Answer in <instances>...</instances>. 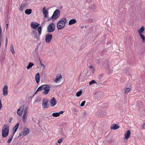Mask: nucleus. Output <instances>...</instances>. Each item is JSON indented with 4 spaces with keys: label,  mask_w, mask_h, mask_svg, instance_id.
Segmentation results:
<instances>
[{
    "label": "nucleus",
    "mask_w": 145,
    "mask_h": 145,
    "mask_svg": "<svg viewBox=\"0 0 145 145\" xmlns=\"http://www.w3.org/2000/svg\"><path fill=\"white\" fill-rule=\"evenodd\" d=\"M27 110H24V112L23 114H27Z\"/></svg>",
    "instance_id": "obj_42"
},
{
    "label": "nucleus",
    "mask_w": 145,
    "mask_h": 145,
    "mask_svg": "<svg viewBox=\"0 0 145 145\" xmlns=\"http://www.w3.org/2000/svg\"><path fill=\"white\" fill-rule=\"evenodd\" d=\"M17 130V129H14V130L13 131L14 132H13L12 133V134H13V136L14 135V134L16 132V131Z\"/></svg>",
    "instance_id": "obj_45"
},
{
    "label": "nucleus",
    "mask_w": 145,
    "mask_h": 145,
    "mask_svg": "<svg viewBox=\"0 0 145 145\" xmlns=\"http://www.w3.org/2000/svg\"><path fill=\"white\" fill-rule=\"evenodd\" d=\"M82 93V91H80L76 93V95L77 97H79L81 95Z\"/></svg>",
    "instance_id": "obj_27"
},
{
    "label": "nucleus",
    "mask_w": 145,
    "mask_h": 145,
    "mask_svg": "<svg viewBox=\"0 0 145 145\" xmlns=\"http://www.w3.org/2000/svg\"><path fill=\"white\" fill-rule=\"evenodd\" d=\"M36 25L37 26V27L39 25V24L36 23Z\"/></svg>",
    "instance_id": "obj_50"
},
{
    "label": "nucleus",
    "mask_w": 145,
    "mask_h": 145,
    "mask_svg": "<svg viewBox=\"0 0 145 145\" xmlns=\"http://www.w3.org/2000/svg\"><path fill=\"white\" fill-rule=\"evenodd\" d=\"M52 38V35L51 34H47L45 36V40L47 43H49L51 41Z\"/></svg>",
    "instance_id": "obj_5"
},
{
    "label": "nucleus",
    "mask_w": 145,
    "mask_h": 145,
    "mask_svg": "<svg viewBox=\"0 0 145 145\" xmlns=\"http://www.w3.org/2000/svg\"><path fill=\"white\" fill-rule=\"evenodd\" d=\"M19 125V123H16V125L14 127V129H17Z\"/></svg>",
    "instance_id": "obj_34"
},
{
    "label": "nucleus",
    "mask_w": 145,
    "mask_h": 145,
    "mask_svg": "<svg viewBox=\"0 0 145 145\" xmlns=\"http://www.w3.org/2000/svg\"><path fill=\"white\" fill-rule=\"evenodd\" d=\"M34 64L32 62H30L29 63L27 67V69H29L31 68L33 66Z\"/></svg>",
    "instance_id": "obj_23"
},
{
    "label": "nucleus",
    "mask_w": 145,
    "mask_h": 145,
    "mask_svg": "<svg viewBox=\"0 0 145 145\" xmlns=\"http://www.w3.org/2000/svg\"><path fill=\"white\" fill-rule=\"evenodd\" d=\"M42 30V29L41 26H40L38 27L37 30L39 35H40L41 33Z\"/></svg>",
    "instance_id": "obj_26"
},
{
    "label": "nucleus",
    "mask_w": 145,
    "mask_h": 145,
    "mask_svg": "<svg viewBox=\"0 0 145 145\" xmlns=\"http://www.w3.org/2000/svg\"><path fill=\"white\" fill-rule=\"evenodd\" d=\"M39 73H37L35 76V79L37 84H38L39 82L40 76Z\"/></svg>",
    "instance_id": "obj_18"
},
{
    "label": "nucleus",
    "mask_w": 145,
    "mask_h": 145,
    "mask_svg": "<svg viewBox=\"0 0 145 145\" xmlns=\"http://www.w3.org/2000/svg\"><path fill=\"white\" fill-rule=\"evenodd\" d=\"M25 1H27V0H25Z\"/></svg>",
    "instance_id": "obj_60"
},
{
    "label": "nucleus",
    "mask_w": 145,
    "mask_h": 145,
    "mask_svg": "<svg viewBox=\"0 0 145 145\" xmlns=\"http://www.w3.org/2000/svg\"><path fill=\"white\" fill-rule=\"evenodd\" d=\"M17 130V129H14V130L13 131L14 132H13L12 133V134H13V136L14 135V134L16 132V131Z\"/></svg>",
    "instance_id": "obj_44"
},
{
    "label": "nucleus",
    "mask_w": 145,
    "mask_h": 145,
    "mask_svg": "<svg viewBox=\"0 0 145 145\" xmlns=\"http://www.w3.org/2000/svg\"><path fill=\"white\" fill-rule=\"evenodd\" d=\"M49 101L50 104V105L52 107L55 105L57 103L55 100V98L54 97H53L52 99L50 100Z\"/></svg>",
    "instance_id": "obj_10"
},
{
    "label": "nucleus",
    "mask_w": 145,
    "mask_h": 145,
    "mask_svg": "<svg viewBox=\"0 0 145 145\" xmlns=\"http://www.w3.org/2000/svg\"><path fill=\"white\" fill-rule=\"evenodd\" d=\"M6 29L7 30L8 28V24H7L6 25Z\"/></svg>",
    "instance_id": "obj_47"
},
{
    "label": "nucleus",
    "mask_w": 145,
    "mask_h": 145,
    "mask_svg": "<svg viewBox=\"0 0 145 145\" xmlns=\"http://www.w3.org/2000/svg\"><path fill=\"white\" fill-rule=\"evenodd\" d=\"M32 11L31 9H27L25 10V12L26 14L29 15L31 13Z\"/></svg>",
    "instance_id": "obj_21"
},
{
    "label": "nucleus",
    "mask_w": 145,
    "mask_h": 145,
    "mask_svg": "<svg viewBox=\"0 0 145 145\" xmlns=\"http://www.w3.org/2000/svg\"><path fill=\"white\" fill-rule=\"evenodd\" d=\"M98 95H96V96H95V98L96 99H98Z\"/></svg>",
    "instance_id": "obj_54"
},
{
    "label": "nucleus",
    "mask_w": 145,
    "mask_h": 145,
    "mask_svg": "<svg viewBox=\"0 0 145 145\" xmlns=\"http://www.w3.org/2000/svg\"><path fill=\"white\" fill-rule=\"evenodd\" d=\"M40 63H41V64H40L41 65L43 66H44V65L42 63H41V62H40Z\"/></svg>",
    "instance_id": "obj_57"
},
{
    "label": "nucleus",
    "mask_w": 145,
    "mask_h": 145,
    "mask_svg": "<svg viewBox=\"0 0 145 145\" xmlns=\"http://www.w3.org/2000/svg\"><path fill=\"white\" fill-rule=\"evenodd\" d=\"M26 5H24V4H21L20 7L19 8L20 11H22L23 9L26 6Z\"/></svg>",
    "instance_id": "obj_24"
},
{
    "label": "nucleus",
    "mask_w": 145,
    "mask_h": 145,
    "mask_svg": "<svg viewBox=\"0 0 145 145\" xmlns=\"http://www.w3.org/2000/svg\"><path fill=\"white\" fill-rule=\"evenodd\" d=\"M103 66L105 67H106L107 68H108V63L107 61L105 62L103 64Z\"/></svg>",
    "instance_id": "obj_30"
},
{
    "label": "nucleus",
    "mask_w": 145,
    "mask_h": 145,
    "mask_svg": "<svg viewBox=\"0 0 145 145\" xmlns=\"http://www.w3.org/2000/svg\"><path fill=\"white\" fill-rule=\"evenodd\" d=\"M27 118H23L22 121L24 123H25L26 122Z\"/></svg>",
    "instance_id": "obj_38"
},
{
    "label": "nucleus",
    "mask_w": 145,
    "mask_h": 145,
    "mask_svg": "<svg viewBox=\"0 0 145 145\" xmlns=\"http://www.w3.org/2000/svg\"><path fill=\"white\" fill-rule=\"evenodd\" d=\"M60 16V10L59 9H56L54 12L52 18L53 21L59 18Z\"/></svg>",
    "instance_id": "obj_3"
},
{
    "label": "nucleus",
    "mask_w": 145,
    "mask_h": 145,
    "mask_svg": "<svg viewBox=\"0 0 145 145\" xmlns=\"http://www.w3.org/2000/svg\"><path fill=\"white\" fill-rule=\"evenodd\" d=\"M24 108V106H21L17 110V114L19 116H21L22 115L23 111Z\"/></svg>",
    "instance_id": "obj_12"
},
{
    "label": "nucleus",
    "mask_w": 145,
    "mask_h": 145,
    "mask_svg": "<svg viewBox=\"0 0 145 145\" xmlns=\"http://www.w3.org/2000/svg\"><path fill=\"white\" fill-rule=\"evenodd\" d=\"M51 19H52V17H50L49 18L48 20H47V21H50V20H51Z\"/></svg>",
    "instance_id": "obj_49"
},
{
    "label": "nucleus",
    "mask_w": 145,
    "mask_h": 145,
    "mask_svg": "<svg viewBox=\"0 0 145 145\" xmlns=\"http://www.w3.org/2000/svg\"><path fill=\"white\" fill-rule=\"evenodd\" d=\"M87 115V113L86 112H84L83 113V117H85Z\"/></svg>",
    "instance_id": "obj_40"
},
{
    "label": "nucleus",
    "mask_w": 145,
    "mask_h": 145,
    "mask_svg": "<svg viewBox=\"0 0 145 145\" xmlns=\"http://www.w3.org/2000/svg\"><path fill=\"white\" fill-rule=\"evenodd\" d=\"M12 117L10 118L9 119V120H8V121H9V122H11V121H12Z\"/></svg>",
    "instance_id": "obj_48"
},
{
    "label": "nucleus",
    "mask_w": 145,
    "mask_h": 145,
    "mask_svg": "<svg viewBox=\"0 0 145 145\" xmlns=\"http://www.w3.org/2000/svg\"><path fill=\"white\" fill-rule=\"evenodd\" d=\"M42 12L43 14L44 15V17L46 18H48V10L46 9V7H44L43 8Z\"/></svg>",
    "instance_id": "obj_7"
},
{
    "label": "nucleus",
    "mask_w": 145,
    "mask_h": 145,
    "mask_svg": "<svg viewBox=\"0 0 145 145\" xmlns=\"http://www.w3.org/2000/svg\"><path fill=\"white\" fill-rule=\"evenodd\" d=\"M141 38L143 40V41L144 42H145V37L144 36L142 35V34H139Z\"/></svg>",
    "instance_id": "obj_28"
},
{
    "label": "nucleus",
    "mask_w": 145,
    "mask_h": 145,
    "mask_svg": "<svg viewBox=\"0 0 145 145\" xmlns=\"http://www.w3.org/2000/svg\"><path fill=\"white\" fill-rule=\"evenodd\" d=\"M55 25L53 23H50L47 27V31L48 33L53 32L55 30Z\"/></svg>",
    "instance_id": "obj_4"
},
{
    "label": "nucleus",
    "mask_w": 145,
    "mask_h": 145,
    "mask_svg": "<svg viewBox=\"0 0 145 145\" xmlns=\"http://www.w3.org/2000/svg\"><path fill=\"white\" fill-rule=\"evenodd\" d=\"M29 129L27 127L24 128L23 134L24 135H26L29 133Z\"/></svg>",
    "instance_id": "obj_16"
},
{
    "label": "nucleus",
    "mask_w": 145,
    "mask_h": 145,
    "mask_svg": "<svg viewBox=\"0 0 145 145\" xmlns=\"http://www.w3.org/2000/svg\"><path fill=\"white\" fill-rule=\"evenodd\" d=\"M28 107H26L25 108V109L24 110H27V109H28Z\"/></svg>",
    "instance_id": "obj_55"
},
{
    "label": "nucleus",
    "mask_w": 145,
    "mask_h": 145,
    "mask_svg": "<svg viewBox=\"0 0 145 145\" xmlns=\"http://www.w3.org/2000/svg\"><path fill=\"white\" fill-rule=\"evenodd\" d=\"M62 76L61 74H58L56 76V78L54 79V80L56 83H57L60 80L61 78H62Z\"/></svg>",
    "instance_id": "obj_9"
},
{
    "label": "nucleus",
    "mask_w": 145,
    "mask_h": 145,
    "mask_svg": "<svg viewBox=\"0 0 145 145\" xmlns=\"http://www.w3.org/2000/svg\"><path fill=\"white\" fill-rule=\"evenodd\" d=\"M21 135H22V134H21L20 133L18 137H20Z\"/></svg>",
    "instance_id": "obj_58"
},
{
    "label": "nucleus",
    "mask_w": 145,
    "mask_h": 145,
    "mask_svg": "<svg viewBox=\"0 0 145 145\" xmlns=\"http://www.w3.org/2000/svg\"><path fill=\"white\" fill-rule=\"evenodd\" d=\"M86 103L85 101H83L81 104L80 106H84L85 103Z\"/></svg>",
    "instance_id": "obj_35"
},
{
    "label": "nucleus",
    "mask_w": 145,
    "mask_h": 145,
    "mask_svg": "<svg viewBox=\"0 0 145 145\" xmlns=\"http://www.w3.org/2000/svg\"><path fill=\"white\" fill-rule=\"evenodd\" d=\"M27 114H23V118H27Z\"/></svg>",
    "instance_id": "obj_39"
},
{
    "label": "nucleus",
    "mask_w": 145,
    "mask_h": 145,
    "mask_svg": "<svg viewBox=\"0 0 145 145\" xmlns=\"http://www.w3.org/2000/svg\"><path fill=\"white\" fill-rule=\"evenodd\" d=\"M63 140V139L62 138H60V139H59L58 141V142L59 143H61L62 141Z\"/></svg>",
    "instance_id": "obj_37"
},
{
    "label": "nucleus",
    "mask_w": 145,
    "mask_h": 145,
    "mask_svg": "<svg viewBox=\"0 0 145 145\" xmlns=\"http://www.w3.org/2000/svg\"><path fill=\"white\" fill-rule=\"evenodd\" d=\"M48 101L44 99L42 101V106L43 108H47L49 107V105L48 104Z\"/></svg>",
    "instance_id": "obj_6"
},
{
    "label": "nucleus",
    "mask_w": 145,
    "mask_h": 145,
    "mask_svg": "<svg viewBox=\"0 0 145 145\" xmlns=\"http://www.w3.org/2000/svg\"><path fill=\"white\" fill-rule=\"evenodd\" d=\"M13 134H11L10 135V136L9 137V138L7 142L8 143H10L13 137L14 136H13Z\"/></svg>",
    "instance_id": "obj_25"
},
{
    "label": "nucleus",
    "mask_w": 145,
    "mask_h": 145,
    "mask_svg": "<svg viewBox=\"0 0 145 145\" xmlns=\"http://www.w3.org/2000/svg\"><path fill=\"white\" fill-rule=\"evenodd\" d=\"M71 109L72 110V111H74V112H76V109L74 108H71Z\"/></svg>",
    "instance_id": "obj_43"
},
{
    "label": "nucleus",
    "mask_w": 145,
    "mask_h": 145,
    "mask_svg": "<svg viewBox=\"0 0 145 145\" xmlns=\"http://www.w3.org/2000/svg\"><path fill=\"white\" fill-rule=\"evenodd\" d=\"M52 115L54 117H57L59 116V113L58 112L54 113L52 114Z\"/></svg>",
    "instance_id": "obj_29"
},
{
    "label": "nucleus",
    "mask_w": 145,
    "mask_h": 145,
    "mask_svg": "<svg viewBox=\"0 0 145 145\" xmlns=\"http://www.w3.org/2000/svg\"><path fill=\"white\" fill-rule=\"evenodd\" d=\"M9 127L8 125L5 124L3 126L2 130V136L3 137H6L8 134Z\"/></svg>",
    "instance_id": "obj_2"
},
{
    "label": "nucleus",
    "mask_w": 145,
    "mask_h": 145,
    "mask_svg": "<svg viewBox=\"0 0 145 145\" xmlns=\"http://www.w3.org/2000/svg\"><path fill=\"white\" fill-rule=\"evenodd\" d=\"M96 83V82L94 80H92L89 82V84L90 86H91L93 84Z\"/></svg>",
    "instance_id": "obj_33"
},
{
    "label": "nucleus",
    "mask_w": 145,
    "mask_h": 145,
    "mask_svg": "<svg viewBox=\"0 0 145 145\" xmlns=\"http://www.w3.org/2000/svg\"><path fill=\"white\" fill-rule=\"evenodd\" d=\"M32 35L33 36L34 38H36L37 39H39L40 38V35H37V34L36 31H33L32 33Z\"/></svg>",
    "instance_id": "obj_13"
},
{
    "label": "nucleus",
    "mask_w": 145,
    "mask_h": 145,
    "mask_svg": "<svg viewBox=\"0 0 145 145\" xmlns=\"http://www.w3.org/2000/svg\"><path fill=\"white\" fill-rule=\"evenodd\" d=\"M66 23L67 20L65 18H61L57 24V27L58 30H60L64 28Z\"/></svg>",
    "instance_id": "obj_1"
},
{
    "label": "nucleus",
    "mask_w": 145,
    "mask_h": 145,
    "mask_svg": "<svg viewBox=\"0 0 145 145\" xmlns=\"http://www.w3.org/2000/svg\"><path fill=\"white\" fill-rule=\"evenodd\" d=\"M106 114V112H104L103 114H101L100 116V117H103Z\"/></svg>",
    "instance_id": "obj_36"
},
{
    "label": "nucleus",
    "mask_w": 145,
    "mask_h": 145,
    "mask_svg": "<svg viewBox=\"0 0 145 145\" xmlns=\"http://www.w3.org/2000/svg\"><path fill=\"white\" fill-rule=\"evenodd\" d=\"M74 114H76V113H74Z\"/></svg>",
    "instance_id": "obj_59"
},
{
    "label": "nucleus",
    "mask_w": 145,
    "mask_h": 145,
    "mask_svg": "<svg viewBox=\"0 0 145 145\" xmlns=\"http://www.w3.org/2000/svg\"><path fill=\"white\" fill-rule=\"evenodd\" d=\"M50 86L47 85V87H46V88L44 89V90L43 91V93L44 95L47 94L50 90Z\"/></svg>",
    "instance_id": "obj_15"
},
{
    "label": "nucleus",
    "mask_w": 145,
    "mask_h": 145,
    "mask_svg": "<svg viewBox=\"0 0 145 145\" xmlns=\"http://www.w3.org/2000/svg\"><path fill=\"white\" fill-rule=\"evenodd\" d=\"M36 24V22H31V27L35 29H37Z\"/></svg>",
    "instance_id": "obj_19"
},
{
    "label": "nucleus",
    "mask_w": 145,
    "mask_h": 145,
    "mask_svg": "<svg viewBox=\"0 0 145 145\" xmlns=\"http://www.w3.org/2000/svg\"><path fill=\"white\" fill-rule=\"evenodd\" d=\"M46 87H47V85L46 84L43 85L39 87L38 88L36 91L35 93L34 94H35L38 91L44 90V89L46 88Z\"/></svg>",
    "instance_id": "obj_11"
},
{
    "label": "nucleus",
    "mask_w": 145,
    "mask_h": 145,
    "mask_svg": "<svg viewBox=\"0 0 145 145\" xmlns=\"http://www.w3.org/2000/svg\"><path fill=\"white\" fill-rule=\"evenodd\" d=\"M64 112L62 111H60L59 112H58L59 113V116L60 114H62Z\"/></svg>",
    "instance_id": "obj_46"
},
{
    "label": "nucleus",
    "mask_w": 145,
    "mask_h": 145,
    "mask_svg": "<svg viewBox=\"0 0 145 145\" xmlns=\"http://www.w3.org/2000/svg\"><path fill=\"white\" fill-rule=\"evenodd\" d=\"M1 26H0V36H1Z\"/></svg>",
    "instance_id": "obj_53"
},
{
    "label": "nucleus",
    "mask_w": 145,
    "mask_h": 145,
    "mask_svg": "<svg viewBox=\"0 0 145 145\" xmlns=\"http://www.w3.org/2000/svg\"><path fill=\"white\" fill-rule=\"evenodd\" d=\"M144 30V28L143 26H142V27L139 29L138 31V32L139 34H141L142 33Z\"/></svg>",
    "instance_id": "obj_22"
},
{
    "label": "nucleus",
    "mask_w": 145,
    "mask_h": 145,
    "mask_svg": "<svg viewBox=\"0 0 145 145\" xmlns=\"http://www.w3.org/2000/svg\"><path fill=\"white\" fill-rule=\"evenodd\" d=\"M8 87L7 86L5 85L4 86L3 91V95L4 96H7L8 95Z\"/></svg>",
    "instance_id": "obj_8"
},
{
    "label": "nucleus",
    "mask_w": 145,
    "mask_h": 145,
    "mask_svg": "<svg viewBox=\"0 0 145 145\" xmlns=\"http://www.w3.org/2000/svg\"><path fill=\"white\" fill-rule=\"evenodd\" d=\"M76 20L75 19H72L69 22V25H72L76 22Z\"/></svg>",
    "instance_id": "obj_20"
},
{
    "label": "nucleus",
    "mask_w": 145,
    "mask_h": 145,
    "mask_svg": "<svg viewBox=\"0 0 145 145\" xmlns=\"http://www.w3.org/2000/svg\"><path fill=\"white\" fill-rule=\"evenodd\" d=\"M6 45L7 43V38L6 39Z\"/></svg>",
    "instance_id": "obj_56"
},
{
    "label": "nucleus",
    "mask_w": 145,
    "mask_h": 145,
    "mask_svg": "<svg viewBox=\"0 0 145 145\" xmlns=\"http://www.w3.org/2000/svg\"><path fill=\"white\" fill-rule=\"evenodd\" d=\"M120 127V126L115 123L113 124L112 126L110 128L112 129H113L114 130H116Z\"/></svg>",
    "instance_id": "obj_17"
},
{
    "label": "nucleus",
    "mask_w": 145,
    "mask_h": 145,
    "mask_svg": "<svg viewBox=\"0 0 145 145\" xmlns=\"http://www.w3.org/2000/svg\"><path fill=\"white\" fill-rule=\"evenodd\" d=\"M131 131L130 130H128L125 133V138L124 139H128L130 136L131 134Z\"/></svg>",
    "instance_id": "obj_14"
},
{
    "label": "nucleus",
    "mask_w": 145,
    "mask_h": 145,
    "mask_svg": "<svg viewBox=\"0 0 145 145\" xmlns=\"http://www.w3.org/2000/svg\"><path fill=\"white\" fill-rule=\"evenodd\" d=\"M130 88H126L125 89V92L126 93H127L130 90Z\"/></svg>",
    "instance_id": "obj_31"
},
{
    "label": "nucleus",
    "mask_w": 145,
    "mask_h": 145,
    "mask_svg": "<svg viewBox=\"0 0 145 145\" xmlns=\"http://www.w3.org/2000/svg\"><path fill=\"white\" fill-rule=\"evenodd\" d=\"M90 68L92 69L93 68V67L92 66L90 65L89 67Z\"/></svg>",
    "instance_id": "obj_52"
},
{
    "label": "nucleus",
    "mask_w": 145,
    "mask_h": 145,
    "mask_svg": "<svg viewBox=\"0 0 145 145\" xmlns=\"http://www.w3.org/2000/svg\"><path fill=\"white\" fill-rule=\"evenodd\" d=\"M10 50L12 53L14 54V47L12 44H11V45Z\"/></svg>",
    "instance_id": "obj_32"
},
{
    "label": "nucleus",
    "mask_w": 145,
    "mask_h": 145,
    "mask_svg": "<svg viewBox=\"0 0 145 145\" xmlns=\"http://www.w3.org/2000/svg\"><path fill=\"white\" fill-rule=\"evenodd\" d=\"M0 107H2V103H1V100H0Z\"/></svg>",
    "instance_id": "obj_51"
},
{
    "label": "nucleus",
    "mask_w": 145,
    "mask_h": 145,
    "mask_svg": "<svg viewBox=\"0 0 145 145\" xmlns=\"http://www.w3.org/2000/svg\"><path fill=\"white\" fill-rule=\"evenodd\" d=\"M142 129H145V123H144L142 126Z\"/></svg>",
    "instance_id": "obj_41"
}]
</instances>
